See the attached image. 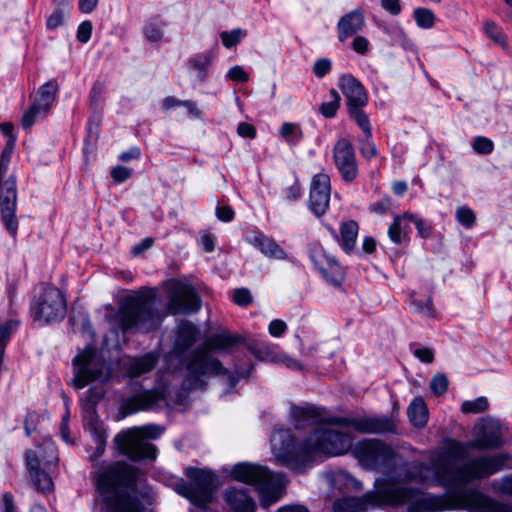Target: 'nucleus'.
Listing matches in <instances>:
<instances>
[{
	"label": "nucleus",
	"mask_w": 512,
	"mask_h": 512,
	"mask_svg": "<svg viewBox=\"0 0 512 512\" xmlns=\"http://www.w3.org/2000/svg\"><path fill=\"white\" fill-rule=\"evenodd\" d=\"M508 454L478 456L456 466L446 453L431 457L430 465L416 462L405 473L406 482L438 485L447 490V495H421V491L410 486H399L385 479L381 490L384 502L392 507L407 504V512H441L466 509L470 512H512V506L498 502L467 484L473 480L488 478L504 469Z\"/></svg>",
	"instance_id": "obj_1"
},
{
	"label": "nucleus",
	"mask_w": 512,
	"mask_h": 512,
	"mask_svg": "<svg viewBox=\"0 0 512 512\" xmlns=\"http://www.w3.org/2000/svg\"><path fill=\"white\" fill-rule=\"evenodd\" d=\"M92 478L106 512H147L155 502L144 473L126 462L102 467Z\"/></svg>",
	"instance_id": "obj_2"
},
{
	"label": "nucleus",
	"mask_w": 512,
	"mask_h": 512,
	"mask_svg": "<svg viewBox=\"0 0 512 512\" xmlns=\"http://www.w3.org/2000/svg\"><path fill=\"white\" fill-rule=\"evenodd\" d=\"M241 341V337L228 333L210 336L203 345L192 350L184 359L185 375L182 389L203 390L211 377L229 374L222 363L213 356L215 351L228 352Z\"/></svg>",
	"instance_id": "obj_3"
},
{
	"label": "nucleus",
	"mask_w": 512,
	"mask_h": 512,
	"mask_svg": "<svg viewBox=\"0 0 512 512\" xmlns=\"http://www.w3.org/2000/svg\"><path fill=\"white\" fill-rule=\"evenodd\" d=\"M351 434L336 429H318L302 443L290 437V471L302 473L311 467L314 454L344 455L352 451Z\"/></svg>",
	"instance_id": "obj_4"
},
{
	"label": "nucleus",
	"mask_w": 512,
	"mask_h": 512,
	"mask_svg": "<svg viewBox=\"0 0 512 512\" xmlns=\"http://www.w3.org/2000/svg\"><path fill=\"white\" fill-rule=\"evenodd\" d=\"M155 298L154 292L126 297L115 316L119 328L124 333H148L156 330L163 317L155 306Z\"/></svg>",
	"instance_id": "obj_5"
},
{
	"label": "nucleus",
	"mask_w": 512,
	"mask_h": 512,
	"mask_svg": "<svg viewBox=\"0 0 512 512\" xmlns=\"http://www.w3.org/2000/svg\"><path fill=\"white\" fill-rule=\"evenodd\" d=\"M231 477L236 481L255 486L264 508L275 504L283 496V485L264 466L247 462L238 463L233 466Z\"/></svg>",
	"instance_id": "obj_6"
},
{
	"label": "nucleus",
	"mask_w": 512,
	"mask_h": 512,
	"mask_svg": "<svg viewBox=\"0 0 512 512\" xmlns=\"http://www.w3.org/2000/svg\"><path fill=\"white\" fill-rule=\"evenodd\" d=\"M16 137L7 140L0 156V218L7 232L15 238L18 230L16 218L17 187L13 175H7Z\"/></svg>",
	"instance_id": "obj_7"
},
{
	"label": "nucleus",
	"mask_w": 512,
	"mask_h": 512,
	"mask_svg": "<svg viewBox=\"0 0 512 512\" xmlns=\"http://www.w3.org/2000/svg\"><path fill=\"white\" fill-rule=\"evenodd\" d=\"M163 433V428L155 424L135 427L117 434L114 443L120 454L133 461L142 459L154 460L156 447L146 441L147 438L156 439Z\"/></svg>",
	"instance_id": "obj_8"
},
{
	"label": "nucleus",
	"mask_w": 512,
	"mask_h": 512,
	"mask_svg": "<svg viewBox=\"0 0 512 512\" xmlns=\"http://www.w3.org/2000/svg\"><path fill=\"white\" fill-rule=\"evenodd\" d=\"M352 455L361 466L382 473L391 472L396 466V453L379 439H363L353 445Z\"/></svg>",
	"instance_id": "obj_9"
},
{
	"label": "nucleus",
	"mask_w": 512,
	"mask_h": 512,
	"mask_svg": "<svg viewBox=\"0 0 512 512\" xmlns=\"http://www.w3.org/2000/svg\"><path fill=\"white\" fill-rule=\"evenodd\" d=\"M185 474L190 482L179 479L174 483V490L187 498L197 507H205L212 501L215 475L205 469L188 467Z\"/></svg>",
	"instance_id": "obj_10"
},
{
	"label": "nucleus",
	"mask_w": 512,
	"mask_h": 512,
	"mask_svg": "<svg viewBox=\"0 0 512 512\" xmlns=\"http://www.w3.org/2000/svg\"><path fill=\"white\" fill-rule=\"evenodd\" d=\"M34 321L48 324L60 321L66 314V300L62 292L51 285L43 284L31 302Z\"/></svg>",
	"instance_id": "obj_11"
},
{
	"label": "nucleus",
	"mask_w": 512,
	"mask_h": 512,
	"mask_svg": "<svg viewBox=\"0 0 512 512\" xmlns=\"http://www.w3.org/2000/svg\"><path fill=\"white\" fill-rule=\"evenodd\" d=\"M503 429L501 424L494 419L488 418L482 420L475 427V438L468 442L466 445L453 441L446 451L447 457L450 456L462 457L466 453V448L471 449H496L503 445Z\"/></svg>",
	"instance_id": "obj_12"
},
{
	"label": "nucleus",
	"mask_w": 512,
	"mask_h": 512,
	"mask_svg": "<svg viewBox=\"0 0 512 512\" xmlns=\"http://www.w3.org/2000/svg\"><path fill=\"white\" fill-rule=\"evenodd\" d=\"M74 368V385L82 389L93 381H103L108 378L105 361L97 353L94 346H87L72 360Z\"/></svg>",
	"instance_id": "obj_13"
},
{
	"label": "nucleus",
	"mask_w": 512,
	"mask_h": 512,
	"mask_svg": "<svg viewBox=\"0 0 512 512\" xmlns=\"http://www.w3.org/2000/svg\"><path fill=\"white\" fill-rule=\"evenodd\" d=\"M168 310L173 315L191 314L201 308V298L193 285L177 279L166 282Z\"/></svg>",
	"instance_id": "obj_14"
},
{
	"label": "nucleus",
	"mask_w": 512,
	"mask_h": 512,
	"mask_svg": "<svg viewBox=\"0 0 512 512\" xmlns=\"http://www.w3.org/2000/svg\"><path fill=\"white\" fill-rule=\"evenodd\" d=\"M327 422L331 425L351 427L362 434H383L396 431L395 422L386 416L331 417Z\"/></svg>",
	"instance_id": "obj_15"
},
{
	"label": "nucleus",
	"mask_w": 512,
	"mask_h": 512,
	"mask_svg": "<svg viewBox=\"0 0 512 512\" xmlns=\"http://www.w3.org/2000/svg\"><path fill=\"white\" fill-rule=\"evenodd\" d=\"M309 256L322 278L333 286H340L345 279V269L321 245L315 244L309 250Z\"/></svg>",
	"instance_id": "obj_16"
},
{
	"label": "nucleus",
	"mask_w": 512,
	"mask_h": 512,
	"mask_svg": "<svg viewBox=\"0 0 512 512\" xmlns=\"http://www.w3.org/2000/svg\"><path fill=\"white\" fill-rule=\"evenodd\" d=\"M375 490L368 491L362 497H344L333 504L334 512H367L369 507L374 508L386 505L381 490L385 489V479L377 478L374 482Z\"/></svg>",
	"instance_id": "obj_17"
},
{
	"label": "nucleus",
	"mask_w": 512,
	"mask_h": 512,
	"mask_svg": "<svg viewBox=\"0 0 512 512\" xmlns=\"http://www.w3.org/2000/svg\"><path fill=\"white\" fill-rule=\"evenodd\" d=\"M335 165L345 182H352L358 175V165L352 144L340 139L334 147Z\"/></svg>",
	"instance_id": "obj_18"
},
{
	"label": "nucleus",
	"mask_w": 512,
	"mask_h": 512,
	"mask_svg": "<svg viewBox=\"0 0 512 512\" xmlns=\"http://www.w3.org/2000/svg\"><path fill=\"white\" fill-rule=\"evenodd\" d=\"M330 192V177L325 173L316 174L311 181L309 206L317 217L326 213L330 202Z\"/></svg>",
	"instance_id": "obj_19"
},
{
	"label": "nucleus",
	"mask_w": 512,
	"mask_h": 512,
	"mask_svg": "<svg viewBox=\"0 0 512 512\" xmlns=\"http://www.w3.org/2000/svg\"><path fill=\"white\" fill-rule=\"evenodd\" d=\"M90 394L89 401L91 405L88 408V414L86 417L85 427L91 433L96 443L94 453L90 456L91 461H95L101 457L105 450L106 434L102 423L98 420L94 404L101 398L100 395H94L91 390L88 391Z\"/></svg>",
	"instance_id": "obj_20"
},
{
	"label": "nucleus",
	"mask_w": 512,
	"mask_h": 512,
	"mask_svg": "<svg viewBox=\"0 0 512 512\" xmlns=\"http://www.w3.org/2000/svg\"><path fill=\"white\" fill-rule=\"evenodd\" d=\"M338 87L347 101V109L364 107L368 103V97L364 86L351 74H343L339 77Z\"/></svg>",
	"instance_id": "obj_21"
},
{
	"label": "nucleus",
	"mask_w": 512,
	"mask_h": 512,
	"mask_svg": "<svg viewBox=\"0 0 512 512\" xmlns=\"http://www.w3.org/2000/svg\"><path fill=\"white\" fill-rule=\"evenodd\" d=\"M159 400V394L150 390L125 398L120 403L119 419L139 411L151 410L157 405Z\"/></svg>",
	"instance_id": "obj_22"
},
{
	"label": "nucleus",
	"mask_w": 512,
	"mask_h": 512,
	"mask_svg": "<svg viewBox=\"0 0 512 512\" xmlns=\"http://www.w3.org/2000/svg\"><path fill=\"white\" fill-rule=\"evenodd\" d=\"M365 27V15L361 8L354 9L343 16L337 22V38L341 43L346 42L352 36L357 35Z\"/></svg>",
	"instance_id": "obj_23"
},
{
	"label": "nucleus",
	"mask_w": 512,
	"mask_h": 512,
	"mask_svg": "<svg viewBox=\"0 0 512 512\" xmlns=\"http://www.w3.org/2000/svg\"><path fill=\"white\" fill-rule=\"evenodd\" d=\"M223 499L232 512H256V502L246 488L228 487Z\"/></svg>",
	"instance_id": "obj_24"
},
{
	"label": "nucleus",
	"mask_w": 512,
	"mask_h": 512,
	"mask_svg": "<svg viewBox=\"0 0 512 512\" xmlns=\"http://www.w3.org/2000/svg\"><path fill=\"white\" fill-rule=\"evenodd\" d=\"M326 228L346 254H351L354 251L359 230L356 221L348 220L342 222L339 235L333 227L327 225Z\"/></svg>",
	"instance_id": "obj_25"
},
{
	"label": "nucleus",
	"mask_w": 512,
	"mask_h": 512,
	"mask_svg": "<svg viewBox=\"0 0 512 512\" xmlns=\"http://www.w3.org/2000/svg\"><path fill=\"white\" fill-rule=\"evenodd\" d=\"M270 442L275 461L283 466L288 465V430L275 429Z\"/></svg>",
	"instance_id": "obj_26"
},
{
	"label": "nucleus",
	"mask_w": 512,
	"mask_h": 512,
	"mask_svg": "<svg viewBox=\"0 0 512 512\" xmlns=\"http://www.w3.org/2000/svg\"><path fill=\"white\" fill-rule=\"evenodd\" d=\"M249 243L258 248L263 254L272 257V258H283L285 253L278 246V244L266 237L264 234L257 232L248 238Z\"/></svg>",
	"instance_id": "obj_27"
},
{
	"label": "nucleus",
	"mask_w": 512,
	"mask_h": 512,
	"mask_svg": "<svg viewBox=\"0 0 512 512\" xmlns=\"http://www.w3.org/2000/svg\"><path fill=\"white\" fill-rule=\"evenodd\" d=\"M57 90L58 86L54 80L44 83L39 88L38 98L33 103L42 109L43 115L49 111L55 101Z\"/></svg>",
	"instance_id": "obj_28"
},
{
	"label": "nucleus",
	"mask_w": 512,
	"mask_h": 512,
	"mask_svg": "<svg viewBox=\"0 0 512 512\" xmlns=\"http://www.w3.org/2000/svg\"><path fill=\"white\" fill-rule=\"evenodd\" d=\"M408 417L417 428H423L428 421V409L421 397H415L407 409Z\"/></svg>",
	"instance_id": "obj_29"
},
{
	"label": "nucleus",
	"mask_w": 512,
	"mask_h": 512,
	"mask_svg": "<svg viewBox=\"0 0 512 512\" xmlns=\"http://www.w3.org/2000/svg\"><path fill=\"white\" fill-rule=\"evenodd\" d=\"M157 361V356L152 353H148L139 358H134L129 363L128 374L131 377H138L144 373H147L155 367Z\"/></svg>",
	"instance_id": "obj_30"
},
{
	"label": "nucleus",
	"mask_w": 512,
	"mask_h": 512,
	"mask_svg": "<svg viewBox=\"0 0 512 512\" xmlns=\"http://www.w3.org/2000/svg\"><path fill=\"white\" fill-rule=\"evenodd\" d=\"M197 334L198 329L193 323H181L178 329L176 346L181 350L190 348L196 342Z\"/></svg>",
	"instance_id": "obj_31"
},
{
	"label": "nucleus",
	"mask_w": 512,
	"mask_h": 512,
	"mask_svg": "<svg viewBox=\"0 0 512 512\" xmlns=\"http://www.w3.org/2000/svg\"><path fill=\"white\" fill-rule=\"evenodd\" d=\"M406 222H408L406 213L394 217L393 222L388 228V236L393 243L401 244L406 240L408 235V225Z\"/></svg>",
	"instance_id": "obj_32"
},
{
	"label": "nucleus",
	"mask_w": 512,
	"mask_h": 512,
	"mask_svg": "<svg viewBox=\"0 0 512 512\" xmlns=\"http://www.w3.org/2000/svg\"><path fill=\"white\" fill-rule=\"evenodd\" d=\"M363 107H355L348 109L350 117L356 122L363 131L364 136L372 138V128L368 115L362 110Z\"/></svg>",
	"instance_id": "obj_33"
},
{
	"label": "nucleus",
	"mask_w": 512,
	"mask_h": 512,
	"mask_svg": "<svg viewBox=\"0 0 512 512\" xmlns=\"http://www.w3.org/2000/svg\"><path fill=\"white\" fill-rule=\"evenodd\" d=\"M340 107V95L335 89L329 91L328 100L320 105L319 111L325 118H333Z\"/></svg>",
	"instance_id": "obj_34"
},
{
	"label": "nucleus",
	"mask_w": 512,
	"mask_h": 512,
	"mask_svg": "<svg viewBox=\"0 0 512 512\" xmlns=\"http://www.w3.org/2000/svg\"><path fill=\"white\" fill-rule=\"evenodd\" d=\"M215 52L213 50L205 51L189 60L190 65L200 73L201 79L206 77V69L211 65Z\"/></svg>",
	"instance_id": "obj_35"
},
{
	"label": "nucleus",
	"mask_w": 512,
	"mask_h": 512,
	"mask_svg": "<svg viewBox=\"0 0 512 512\" xmlns=\"http://www.w3.org/2000/svg\"><path fill=\"white\" fill-rule=\"evenodd\" d=\"M416 24L423 29H431L435 24V15L427 8H417L413 12Z\"/></svg>",
	"instance_id": "obj_36"
},
{
	"label": "nucleus",
	"mask_w": 512,
	"mask_h": 512,
	"mask_svg": "<svg viewBox=\"0 0 512 512\" xmlns=\"http://www.w3.org/2000/svg\"><path fill=\"white\" fill-rule=\"evenodd\" d=\"M33 486L36 490L47 493L53 489L51 477L42 469L30 476Z\"/></svg>",
	"instance_id": "obj_37"
},
{
	"label": "nucleus",
	"mask_w": 512,
	"mask_h": 512,
	"mask_svg": "<svg viewBox=\"0 0 512 512\" xmlns=\"http://www.w3.org/2000/svg\"><path fill=\"white\" fill-rule=\"evenodd\" d=\"M247 32L241 28H236L231 31H222L220 33V38L222 44L226 48H232L239 44L241 40L246 37Z\"/></svg>",
	"instance_id": "obj_38"
},
{
	"label": "nucleus",
	"mask_w": 512,
	"mask_h": 512,
	"mask_svg": "<svg viewBox=\"0 0 512 512\" xmlns=\"http://www.w3.org/2000/svg\"><path fill=\"white\" fill-rule=\"evenodd\" d=\"M488 401L486 397H478L474 400L464 401L461 405V411L464 414H477L488 409Z\"/></svg>",
	"instance_id": "obj_39"
},
{
	"label": "nucleus",
	"mask_w": 512,
	"mask_h": 512,
	"mask_svg": "<svg viewBox=\"0 0 512 512\" xmlns=\"http://www.w3.org/2000/svg\"><path fill=\"white\" fill-rule=\"evenodd\" d=\"M383 31L390 37L393 44L405 47L409 42L407 34L398 25L386 26L384 27Z\"/></svg>",
	"instance_id": "obj_40"
},
{
	"label": "nucleus",
	"mask_w": 512,
	"mask_h": 512,
	"mask_svg": "<svg viewBox=\"0 0 512 512\" xmlns=\"http://www.w3.org/2000/svg\"><path fill=\"white\" fill-rule=\"evenodd\" d=\"M146 39L150 42H158L163 37L162 23L156 20H150L143 29Z\"/></svg>",
	"instance_id": "obj_41"
},
{
	"label": "nucleus",
	"mask_w": 512,
	"mask_h": 512,
	"mask_svg": "<svg viewBox=\"0 0 512 512\" xmlns=\"http://www.w3.org/2000/svg\"><path fill=\"white\" fill-rule=\"evenodd\" d=\"M472 149L481 155L491 154L494 150V143L485 136H476L472 141Z\"/></svg>",
	"instance_id": "obj_42"
},
{
	"label": "nucleus",
	"mask_w": 512,
	"mask_h": 512,
	"mask_svg": "<svg viewBox=\"0 0 512 512\" xmlns=\"http://www.w3.org/2000/svg\"><path fill=\"white\" fill-rule=\"evenodd\" d=\"M455 217L456 220L465 228H471L476 220L473 210L467 206L457 208Z\"/></svg>",
	"instance_id": "obj_43"
},
{
	"label": "nucleus",
	"mask_w": 512,
	"mask_h": 512,
	"mask_svg": "<svg viewBox=\"0 0 512 512\" xmlns=\"http://www.w3.org/2000/svg\"><path fill=\"white\" fill-rule=\"evenodd\" d=\"M411 305L413 306L414 310L419 314H422V315L428 316V317L435 316L431 297H427L424 300L412 298Z\"/></svg>",
	"instance_id": "obj_44"
},
{
	"label": "nucleus",
	"mask_w": 512,
	"mask_h": 512,
	"mask_svg": "<svg viewBox=\"0 0 512 512\" xmlns=\"http://www.w3.org/2000/svg\"><path fill=\"white\" fill-rule=\"evenodd\" d=\"M406 216L408 222H413L415 224L419 236L422 238H429L431 236L432 227L430 224L414 214L406 213Z\"/></svg>",
	"instance_id": "obj_45"
},
{
	"label": "nucleus",
	"mask_w": 512,
	"mask_h": 512,
	"mask_svg": "<svg viewBox=\"0 0 512 512\" xmlns=\"http://www.w3.org/2000/svg\"><path fill=\"white\" fill-rule=\"evenodd\" d=\"M484 31L489 38L499 45L504 46L506 44L505 36L501 28H499L494 22L487 21L484 24Z\"/></svg>",
	"instance_id": "obj_46"
},
{
	"label": "nucleus",
	"mask_w": 512,
	"mask_h": 512,
	"mask_svg": "<svg viewBox=\"0 0 512 512\" xmlns=\"http://www.w3.org/2000/svg\"><path fill=\"white\" fill-rule=\"evenodd\" d=\"M494 491L512 496V474L501 477L492 483Z\"/></svg>",
	"instance_id": "obj_47"
},
{
	"label": "nucleus",
	"mask_w": 512,
	"mask_h": 512,
	"mask_svg": "<svg viewBox=\"0 0 512 512\" xmlns=\"http://www.w3.org/2000/svg\"><path fill=\"white\" fill-rule=\"evenodd\" d=\"M331 69L332 61L326 57L317 59L312 67V71L317 78L325 77Z\"/></svg>",
	"instance_id": "obj_48"
},
{
	"label": "nucleus",
	"mask_w": 512,
	"mask_h": 512,
	"mask_svg": "<svg viewBox=\"0 0 512 512\" xmlns=\"http://www.w3.org/2000/svg\"><path fill=\"white\" fill-rule=\"evenodd\" d=\"M432 392L439 396L444 394L448 388V379L444 374H436L430 382Z\"/></svg>",
	"instance_id": "obj_49"
},
{
	"label": "nucleus",
	"mask_w": 512,
	"mask_h": 512,
	"mask_svg": "<svg viewBox=\"0 0 512 512\" xmlns=\"http://www.w3.org/2000/svg\"><path fill=\"white\" fill-rule=\"evenodd\" d=\"M41 114H43L42 109L33 103L22 116V126L25 129H29L35 123L37 117Z\"/></svg>",
	"instance_id": "obj_50"
},
{
	"label": "nucleus",
	"mask_w": 512,
	"mask_h": 512,
	"mask_svg": "<svg viewBox=\"0 0 512 512\" xmlns=\"http://www.w3.org/2000/svg\"><path fill=\"white\" fill-rule=\"evenodd\" d=\"M412 354L424 363H431L434 360V352L428 347L410 346Z\"/></svg>",
	"instance_id": "obj_51"
},
{
	"label": "nucleus",
	"mask_w": 512,
	"mask_h": 512,
	"mask_svg": "<svg viewBox=\"0 0 512 512\" xmlns=\"http://www.w3.org/2000/svg\"><path fill=\"white\" fill-rule=\"evenodd\" d=\"M25 465H26V468H27V470L29 472V476H31L32 474H35L39 470H41V468H40V460H39V457H38V455L36 454L35 451H33V450L26 451V453H25Z\"/></svg>",
	"instance_id": "obj_52"
},
{
	"label": "nucleus",
	"mask_w": 512,
	"mask_h": 512,
	"mask_svg": "<svg viewBox=\"0 0 512 512\" xmlns=\"http://www.w3.org/2000/svg\"><path fill=\"white\" fill-rule=\"evenodd\" d=\"M351 49L360 55H366L370 50V42L366 37L357 34L351 42Z\"/></svg>",
	"instance_id": "obj_53"
},
{
	"label": "nucleus",
	"mask_w": 512,
	"mask_h": 512,
	"mask_svg": "<svg viewBox=\"0 0 512 512\" xmlns=\"http://www.w3.org/2000/svg\"><path fill=\"white\" fill-rule=\"evenodd\" d=\"M233 300L237 305L246 307L252 302V294L247 288H237L234 290Z\"/></svg>",
	"instance_id": "obj_54"
},
{
	"label": "nucleus",
	"mask_w": 512,
	"mask_h": 512,
	"mask_svg": "<svg viewBox=\"0 0 512 512\" xmlns=\"http://www.w3.org/2000/svg\"><path fill=\"white\" fill-rule=\"evenodd\" d=\"M360 152L363 157L371 159L377 155V148L371 138L364 136L361 140Z\"/></svg>",
	"instance_id": "obj_55"
},
{
	"label": "nucleus",
	"mask_w": 512,
	"mask_h": 512,
	"mask_svg": "<svg viewBox=\"0 0 512 512\" xmlns=\"http://www.w3.org/2000/svg\"><path fill=\"white\" fill-rule=\"evenodd\" d=\"M290 417L298 421H305L313 417V412L306 407L290 405Z\"/></svg>",
	"instance_id": "obj_56"
},
{
	"label": "nucleus",
	"mask_w": 512,
	"mask_h": 512,
	"mask_svg": "<svg viewBox=\"0 0 512 512\" xmlns=\"http://www.w3.org/2000/svg\"><path fill=\"white\" fill-rule=\"evenodd\" d=\"M64 22V11L62 8H57L54 12L47 18L46 26L49 30H54L60 27Z\"/></svg>",
	"instance_id": "obj_57"
},
{
	"label": "nucleus",
	"mask_w": 512,
	"mask_h": 512,
	"mask_svg": "<svg viewBox=\"0 0 512 512\" xmlns=\"http://www.w3.org/2000/svg\"><path fill=\"white\" fill-rule=\"evenodd\" d=\"M40 416L36 412H28L24 421V430L27 436L36 431Z\"/></svg>",
	"instance_id": "obj_58"
},
{
	"label": "nucleus",
	"mask_w": 512,
	"mask_h": 512,
	"mask_svg": "<svg viewBox=\"0 0 512 512\" xmlns=\"http://www.w3.org/2000/svg\"><path fill=\"white\" fill-rule=\"evenodd\" d=\"M92 24L90 21L82 22L77 29V40L81 43H87L91 38Z\"/></svg>",
	"instance_id": "obj_59"
},
{
	"label": "nucleus",
	"mask_w": 512,
	"mask_h": 512,
	"mask_svg": "<svg viewBox=\"0 0 512 512\" xmlns=\"http://www.w3.org/2000/svg\"><path fill=\"white\" fill-rule=\"evenodd\" d=\"M132 175V170L124 166H116L111 171V176L117 183L128 180Z\"/></svg>",
	"instance_id": "obj_60"
},
{
	"label": "nucleus",
	"mask_w": 512,
	"mask_h": 512,
	"mask_svg": "<svg viewBox=\"0 0 512 512\" xmlns=\"http://www.w3.org/2000/svg\"><path fill=\"white\" fill-rule=\"evenodd\" d=\"M228 78L232 81L245 83L249 79V75L244 71V69L241 66H234L232 67L227 74Z\"/></svg>",
	"instance_id": "obj_61"
},
{
	"label": "nucleus",
	"mask_w": 512,
	"mask_h": 512,
	"mask_svg": "<svg viewBox=\"0 0 512 512\" xmlns=\"http://www.w3.org/2000/svg\"><path fill=\"white\" fill-rule=\"evenodd\" d=\"M287 329V325L283 320L274 319L270 322L268 326L269 334L273 337H280L284 335Z\"/></svg>",
	"instance_id": "obj_62"
},
{
	"label": "nucleus",
	"mask_w": 512,
	"mask_h": 512,
	"mask_svg": "<svg viewBox=\"0 0 512 512\" xmlns=\"http://www.w3.org/2000/svg\"><path fill=\"white\" fill-rule=\"evenodd\" d=\"M234 210L229 205L216 207V216L222 222H231L234 219Z\"/></svg>",
	"instance_id": "obj_63"
},
{
	"label": "nucleus",
	"mask_w": 512,
	"mask_h": 512,
	"mask_svg": "<svg viewBox=\"0 0 512 512\" xmlns=\"http://www.w3.org/2000/svg\"><path fill=\"white\" fill-rule=\"evenodd\" d=\"M0 512H18L14 503V497L10 492H5L0 502Z\"/></svg>",
	"instance_id": "obj_64"
}]
</instances>
